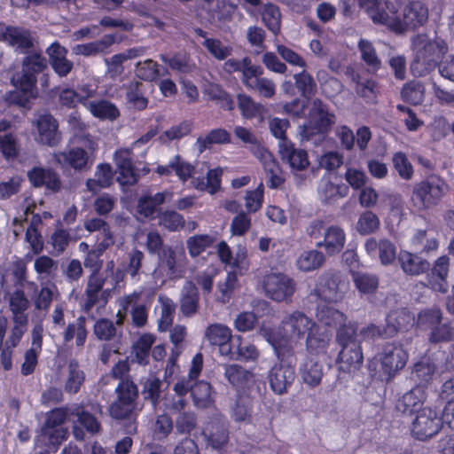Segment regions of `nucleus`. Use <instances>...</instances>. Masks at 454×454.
Returning <instances> with one entry per match:
<instances>
[{
  "label": "nucleus",
  "mask_w": 454,
  "mask_h": 454,
  "mask_svg": "<svg viewBox=\"0 0 454 454\" xmlns=\"http://www.w3.org/2000/svg\"><path fill=\"white\" fill-rule=\"evenodd\" d=\"M262 331L278 358L269 370L267 380L273 393L280 395L287 393L295 379V353L290 340L276 329L264 328Z\"/></svg>",
  "instance_id": "1"
},
{
  "label": "nucleus",
  "mask_w": 454,
  "mask_h": 454,
  "mask_svg": "<svg viewBox=\"0 0 454 454\" xmlns=\"http://www.w3.org/2000/svg\"><path fill=\"white\" fill-rule=\"evenodd\" d=\"M408 359L409 354L401 342H386L369 359L367 369L372 378L389 382L405 367Z\"/></svg>",
  "instance_id": "2"
},
{
  "label": "nucleus",
  "mask_w": 454,
  "mask_h": 454,
  "mask_svg": "<svg viewBox=\"0 0 454 454\" xmlns=\"http://www.w3.org/2000/svg\"><path fill=\"white\" fill-rule=\"evenodd\" d=\"M418 48L410 64L413 76L423 77L429 74L438 67L439 60L448 52V44L442 39L428 40L418 37Z\"/></svg>",
  "instance_id": "3"
},
{
  "label": "nucleus",
  "mask_w": 454,
  "mask_h": 454,
  "mask_svg": "<svg viewBox=\"0 0 454 454\" xmlns=\"http://www.w3.org/2000/svg\"><path fill=\"white\" fill-rule=\"evenodd\" d=\"M447 191V184L438 176H429L412 185L411 204L418 211H427L438 206Z\"/></svg>",
  "instance_id": "4"
},
{
  "label": "nucleus",
  "mask_w": 454,
  "mask_h": 454,
  "mask_svg": "<svg viewBox=\"0 0 454 454\" xmlns=\"http://www.w3.org/2000/svg\"><path fill=\"white\" fill-rule=\"evenodd\" d=\"M319 321L328 326H339L336 330V341L344 348L349 345L360 344L358 340V323L356 321H348L344 313L329 306H324L317 312Z\"/></svg>",
  "instance_id": "5"
},
{
  "label": "nucleus",
  "mask_w": 454,
  "mask_h": 454,
  "mask_svg": "<svg viewBox=\"0 0 454 454\" xmlns=\"http://www.w3.org/2000/svg\"><path fill=\"white\" fill-rule=\"evenodd\" d=\"M265 295L276 302L290 303L297 289L296 281L283 272H270L262 282Z\"/></svg>",
  "instance_id": "6"
},
{
  "label": "nucleus",
  "mask_w": 454,
  "mask_h": 454,
  "mask_svg": "<svg viewBox=\"0 0 454 454\" xmlns=\"http://www.w3.org/2000/svg\"><path fill=\"white\" fill-rule=\"evenodd\" d=\"M138 388L132 380L119 381L116 388V399L109 406V413L115 419L129 418L137 409Z\"/></svg>",
  "instance_id": "7"
},
{
  "label": "nucleus",
  "mask_w": 454,
  "mask_h": 454,
  "mask_svg": "<svg viewBox=\"0 0 454 454\" xmlns=\"http://www.w3.org/2000/svg\"><path fill=\"white\" fill-rule=\"evenodd\" d=\"M359 4L366 10L374 24L385 26L390 31L403 29L393 3L387 0H359Z\"/></svg>",
  "instance_id": "8"
},
{
  "label": "nucleus",
  "mask_w": 454,
  "mask_h": 454,
  "mask_svg": "<svg viewBox=\"0 0 454 454\" xmlns=\"http://www.w3.org/2000/svg\"><path fill=\"white\" fill-rule=\"evenodd\" d=\"M349 287V282L340 271L331 270L323 273L317 279L315 294L321 300L331 302L340 301Z\"/></svg>",
  "instance_id": "9"
},
{
  "label": "nucleus",
  "mask_w": 454,
  "mask_h": 454,
  "mask_svg": "<svg viewBox=\"0 0 454 454\" xmlns=\"http://www.w3.org/2000/svg\"><path fill=\"white\" fill-rule=\"evenodd\" d=\"M335 121V114L329 112L321 99L316 98L309 110L308 121L303 125L302 134L308 139L316 135H327Z\"/></svg>",
  "instance_id": "10"
},
{
  "label": "nucleus",
  "mask_w": 454,
  "mask_h": 454,
  "mask_svg": "<svg viewBox=\"0 0 454 454\" xmlns=\"http://www.w3.org/2000/svg\"><path fill=\"white\" fill-rule=\"evenodd\" d=\"M442 427L437 411L425 406L415 414L411 425V434L419 441H427L436 435Z\"/></svg>",
  "instance_id": "11"
},
{
  "label": "nucleus",
  "mask_w": 454,
  "mask_h": 454,
  "mask_svg": "<svg viewBox=\"0 0 454 454\" xmlns=\"http://www.w3.org/2000/svg\"><path fill=\"white\" fill-rule=\"evenodd\" d=\"M262 74L263 68L261 66L246 67L241 82L249 90L265 98H272L276 94V85L270 79L262 77Z\"/></svg>",
  "instance_id": "12"
},
{
  "label": "nucleus",
  "mask_w": 454,
  "mask_h": 454,
  "mask_svg": "<svg viewBox=\"0 0 454 454\" xmlns=\"http://www.w3.org/2000/svg\"><path fill=\"white\" fill-rule=\"evenodd\" d=\"M427 397V394L424 387L415 386L396 400L395 409L397 415L404 417L415 415L418 411L423 408L422 405L426 402Z\"/></svg>",
  "instance_id": "13"
},
{
  "label": "nucleus",
  "mask_w": 454,
  "mask_h": 454,
  "mask_svg": "<svg viewBox=\"0 0 454 454\" xmlns=\"http://www.w3.org/2000/svg\"><path fill=\"white\" fill-rule=\"evenodd\" d=\"M450 258L448 255L438 257L427 273L428 286L434 292L446 294L449 290L448 276Z\"/></svg>",
  "instance_id": "14"
},
{
  "label": "nucleus",
  "mask_w": 454,
  "mask_h": 454,
  "mask_svg": "<svg viewBox=\"0 0 454 454\" xmlns=\"http://www.w3.org/2000/svg\"><path fill=\"white\" fill-rule=\"evenodd\" d=\"M114 160L117 168V182L124 186L136 184L139 179V174L134 166L131 153L129 150H118L114 153Z\"/></svg>",
  "instance_id": "15"
},
{
  "label": "nucleus",
  "mask_w": 454,
  "mask_h": 454,
  "mask_svg": "<svg viewBox=\"0 0 454 454\" xmlns=\"http://www.w3.org/2000/svg\"><path fill=\"white\" fill-rule=\"evenodd\" d=\"M283 327L289 333L290 338L303 339L313 330L316 322L303 312L294 310L282 319Z\"/></svg>",
  "instance_id": "16"
},
{
  "label": "nucleus",
  "mask_w": 454,
  "mask_h": 454,
  "mask_svg": "<svg viewBox=\"0 0 454 454\" xmlns=\"http://www.w3.org/2000/svg\"><path fill=\"white\" fill-rule=\"evenodd\" d=\"M346 244V232L340 226L332 224L325 229L323 239L316 244L317 247L323 248L325 254L333 256L340 254Z\"/></svg>",
  "instance_id": "17"
},
{
  "label": "nucleus",
  "mask_w": 454,
  "mask_h": 454,
  "mask_svg": "<svg viewBox=\"0 0 454 454\" xmlns=\"http://www.w3.org/2000/svg\"><path fill=\"white\" fill-rule=\"evenodd\" d=\"M37 140L49 146L57 145L60 140L59 122L51 114H40L36 120Z\"/></svg>",
  "instance_id": "18"
},
{
  "label": "nucleus",
  "mask_w": 454,
  "mask_h": 454,
  "mask_svg": "<svg viewBox=\"0 0 454 454\" xmlns=\"http://www.w3.org/2000/svg\"><path fill=\"white\" fill-rule=\"evenodd\" d=\"M206 338L212 346H217L219 353L227 356L231 353V347L235 342L236 337H232L229 327L221 325H210L206 330Z\"/></svg>",
  "instance_id": "19"
},
{
  "label": "nucleus",
  "mask_w": 454,
  "mask_h": 454,
  "mask_svg": "<svg viewBox=\"0 0 454 454\" xmlns=\"http://www.w3.org/2000/svg\"><path fill=\"white\" fill-rule=\"evenodd\" d=\"M27 179L35 188L45 187L53 192L61 188V181L58 173L51 168L33 167L27 174Z\"/></svg>",
  "instance_id": "20"
},
{
  "label": "nucleus",
  "mask_w": 454,
  "mask_h": 454,
  "mask_svg": "<svg viewBox=\"0 0 454 454\" xmlns=\"http://www.w3.org/2000/svg\"><path fill=\"white\" fill-rule=\"evenodd\" d=\"M428 19L427 7L420 1L410 2L403 9V19L399 16V20L403 26L402 31H393L395 34H402L407 27L417 28L424 25Z\"/></svg>",
  "instance_id": "21"
},
{
  "label": "nucleus",
  "mask_w": 454,
  "mask_h": 454,
  "mask_svg": "<svg viewBox=\"0 0 454 454\" xmlns=\"http://www.w3.org/2000/svg\"><path fill=\"white\" fill-rule=\"evenodd\" d=\"M106 281V278L100 272H90L87 279L84 291V298L82 303V309L84 313H90L98 303L100 292Z\"/></svg>",
  "instance_id": "22"
},
{
  "label": "nucleus",
  "mask_w": 454,
  "mask_h": 454,
  "mask_svg": "<svg viewBox=\"0 0 454 454\" xmlns=\"http://www.w3.org/2000/svg\"><path fill=\"white\" fill-rule=\"evenodd\" d=\"M336 362L339 364L340 370L344 372L358 371L364 363L361 343L341 348Z\"/></svg>",
  "instance_id": "23"
},
{
  "label": "nucleus",
  "mask_w": 454,
  "mask_h": 454,
  "mask_svg": "<svg viewBox=\"0 0 454 454\" xmlns=\"http://www.w3.org/2000/svg\"><path fill=\"white\" fill-rule=\"evenodd\" d=\"M364 248L371 256L378 253L380 262L383 265H390L396 259V247L387 239H380L378 241L375 238H370L365 241Z\"/></svg>",
  "instance_id": "24"
},
{
  "label": "nucleus",
  "mask_w": 454,
  "mask_h": 454,
  "mask_svg": "<svg viewBox=\"0 0 454 454\" xmlns=\"http://www.w3.org/2000/svg\"><path fill=\"white\" fill-rule=\"evenodd\" d=\"M278 152L282 160L287 163L292 169L304 170L309 165L307 151L296 148L292 142H284Z\"/></svg>",
  "instance_id": "25"
},
{
  "label": "nucleus",
  "mask_w": 454,
  "mask_h": 454,
  "mask_svg": "<svg viewBox=\"0 0 454 454\" xmlns=\"http://www.w3.org/2000/svg\"><path fill=\"white\" fill-rule=\"evenodd\" d=\"M397 260L402 270L407 276L416 277L429 270L430 262L411 252L401 251Z\"/></svg>",
  "instance_id": "26"
},
{
  "label": "nucleus",
  "mask_w": 454,
  "mask_h": 454,
  "mask_svg": "<svg viewBox=\"0 0 454 454\" xmlns=\"http://www.w3.org/2000/svg\"><path fill=\"white\" fill-rule=\"evenodd\" d=\"M155 340L156 336L153 333L141 334L132 345V361L144 366L149 364L151 350Z\"/></svg>",
  "instance_id": "27"
},
{
  "label": "nucleus",
  "mask_w": 454,
  "mask_h": 454,
  "mask_svg": "<svg viewBox=\"0 0 454 454\" xmlns=\"http://www.w3.org/2000/svg\"><path fill=\"white\" fill-rule=\"evenodd\" d=\"M27 286L33 288L36 294L33 297L34 305L35 309L48 311L54 300L55 294H58V289L55 284H41V288L38 290V286L34 281L27 282Z\"/></svg>",
  "instance_id": "28"
},
{
  "label": "nucleus",
  "mask_w": 454,
  "mask_h": 454,
  "mask_svg": "<svg viewBox=\"0 0 454 454\" xmlns=\"http://www.w3.org/2000/svg\"><path fill=\"white\" fill-rule=\"evenodd\" d=\"M200 294L197 286L192 282H187L180 297V311L183 316L191 317L199 309Z\"/></svg>",
  "instance_id": "29"
},
{
  "label": "nucleus",
  "mask_w": 454,
  "mask_h": 454,
  "mask_svg": "<svg viewBox=\"0 0 454 454\" xmlns=\"http://www.w3.org/2000/svg\"><path fill=\"white\" fill-rule=\"evenodd\" d=\"M9 307L14 323L24 324L28 321L26 311L29 308V300L22 288H17L10 294Z\"/></svg>",
  "instance_id": "30"
},
{
  "label": "nucleus",
  "mask_w": 454,
  "mask_h": 454,
  "mask_svg": "<svg viewBox=\"0 0 454 454\" xmlns=\"http://www.w3.org/2000/svg\"><path fill=\"white\" fill-rule=\"evenodd\" d=\"M145 94V88L142 82L134 80L125 86L127 104L135 110L143 111L147 108L149 100Z\"/></svg>",
  "instance_id": "31"
},
{
  "label": "nucleus",
  "mask_w": 454,
  "mask_h": 454,
  "mask_svg": "<svg viewBox=\"0 0 454 454\" xmlns=\"http://www.w3.org/2000/svg\"><path fill=\"white\" fill-rule=\"evenodd\" d=\"M224 376L234 388L240 391L249 387L254 373L241 365L228 364L224 369Z\"/></svg>",
  "instance_id": "32"
},
{
  "label": "nucleus",
  "mask_w": 454,
  "mask_h": 454,
  "mask_svg": "<svg viewBox=\"0 0 454 454\" xmlns=\"http://www.w3.org/2000/svg\"><path fill=\"white\" fill-rule=\"evenodd\" d=\"M3 42L9 45L26 51L33 47V40L28 29L9 25Z\"/></svg>",
  "instance_id": "33"
},
{
  "label": "nucleus",
  "mask_w": 454,
  "mask_h": 454,
  "mask_svg": "<svg viewBox=\"0 0 454 454\" xmlns=\"http://www.w3.org/2000/svg\"><path fill=\"white\" fill-rule=\"evenodd\" d=\"M172 193L164 191L157 192L154 195H143L137 201V212L140 215L149 218L153 217L157 211V207L165 202L167 196H171Z\"/></svg>",
  "instance_id": "34"
},
{
  "label": "nucleus",
  "mask_w": 454,
  "mask_h": 454,
  "mask_svg": "<svg viewBox=\"0 0 454 454\" xmlns=\"http://www.w3.org/2000/svg\"><path fill=\"white\" fill-rule=\"evenodd\" d=\"M163 382L154 375H149L142 382L141 395L145 402H149L156 410L160 402Z\"/></svg>",
  "instance_id": "35"
},
{
  "label": "nucleus",
  "mask_w": 454,
  "mask_h": 454,
  "mask_svg": "<svg viewBox=\"0 0 454 454\" xmlns=\"http://www.w3.org/2000/svg\"><path fill=\"white\" fill-rule=\"evenodd\" d=\"M88 336L86 328V317L80 316L74 323H69L63 333L65 343L72 341L75 338L76 347H83Z\"/></svg>",
  "instance_id": "36"
},
{
  "label": "nucleus",
  "mask_w": 454,
  "mask_h": 454,
  "mask_svg": "<svg viewBox=\"0 0 454 454\" xmlns=\"http://www.w3.org/2000/svg\"><path fill=\"white\" fill-rule=\"evenodd\" d=\"M330 336L327 333L322 332L319 325L316 324L313 330L306 336V349L309 354L325 353L329 346Z\"/></svg>",
  "instance_id": "37"
},
{
  "label": "nucleus",
  "mask_w": 454,
  "mask_h": 454,
  "mask_svg": "<svg viewBox=\"0 0 454 454\" xmlns=\"http://www.w3.org/2000/svg\"><path fill=\"white\" fill-rule=\"evenodd\" d=\"M85 106L94 117L100 120L114 121L120 116L118 107L114 103L106 99L98 101L87 100V106Z\"/></svg>",
  "instance_id": "38"
},
{
  "label": "nucleus",
  "mask_w": 454,
  "mask_h": 454,
  "mask_svg": "<svg viewBox=\"0 0 454 454\" xmlns=\"http://www.w3.org/2000/svg\"><path fill=\"white\" fill-rule=\"evenodd\" d=\"M116 41L114 34L105 35L100 40L78 44L76 53L85 57L95 56L106 52Z\"/></svg>",
  "instance_id": "39"
},
{
  "label": "nucleus",
  "mask_w": 454,
  "mask_h": 454,
  "mask_svg": "<svg viewBox=\"0 0 454 454\" xmlns=\"http://www.w3.org/2000/svg\"><path fill=\"white\" fill-rule=\"evenodd\" d=\"M411 316L404 310L390 312L386 318L385 332L388 337L395 335L398 332L407 331L411 323Z\"/></svg>",
  "instance_id": "40"
},
{
  "label": "nucleus",
  "mask_w": 454,
  "mask_h": 454,
  "mask_svg": "<svg viewBox=\"0 0 454 454\" xmlns=\"http://www.w3.org/2000/svg\"><path fill=\"white\" fill-rule=\"evenodd\" d=\"M68 374L64 385V389L67 394H77L85 381V373L80 368L76 359H71L68 363Z\"/></svg>",
  "instance_id": "41"
},
{
  "label": "nucleus",
  "mask_w": 454,
  "mask_h": 454,
  "mask_svg": "<svg viewBox=\"0 0 454 454\" xmlns=\"http://www.w3.org/2000/svg\"><path fill=\"white\" fill-rule=\"evenodd\" d=\"M168 74H169L168 70L153 59L140 62L137 67V75L139 79L146 82H156L160 77Z\"/></svg>",
  "instance_id": "42"
},
{
  "label": "nucleus",
  "mask_w": 454,
  "mask_h": 454,
  "mask_svg": "<svg viewBox=\"0 0 454 454\" xmlns=\"http://www.w3.org/2000/svg\"><path fill=\"white\" fill-rule=\"evenodd\" d=\"M191 395L194 405L198 408H207L214 403L212 387L205 380L193 381Z\"/></svg>",
  "instance_id": "43"
},
{
  "label": "nucleus",
  "mask_w": 454,
  "mask_h": 454,
  "mask_svg": "<svg viewBox=\"0 0 454 454\" xmlns=\"http://www.w3.org/2000/svg\"><path fill=\"white\" fill-rule=\"evenodd\" d=\"M357 48L361 59L364 62L368 70L373 74L377 73L381 68V60L372 42L361 38L358 41Z\"/></svg>",
  "instance_id": "44"
},
{
  "label": "nucleus",
  "mask_w": 454,
  "mask_h": 454,
  "mask_svg": "<svg viewBox=\"0 0 454 454\" xmlns=\"http://www.w3.org/2000/svg\"><path fill=\"white\" fill-rule=\"evenodd\" d=\"M231 142V133L225 129L218 128L210 130L205 137H199L196 144L200 153L205 152L212 145H226Z\"/></svg>",
  "instance_id": "45"
},
{
  "label": "nucleus",
  "mask_w": 454,
  "mask_h": 454,
  "mask_svg": "<svg viewBox=\"0 0 454 454\" xmlns=\"http://www.w3.org/2000/svg\"><path fill=\"white\" fill-rule=\"evenodd\" d=\"M237 100L238 107L244 118H263L266 112L265 107L262 104L254 102L250 96L239 93L237 96Z\"/></svg>",
  "instance_id": "46"
},
{
  "label": "nucleus",
  "mask_w": 454,
  "mask_h": 454,
  "mask_svg": "<svg viewBox=\"0 0 454 454\" xmlns=\"http://www.w3.org/2000/svg\"><path fill=\"white\" fill-rule=\"evenodd\" d=\"M57 160L63 166L74 169H82L87 165L88 153L83 148L75 147L68 152L60 153Z\"/></svg>",
  "instance_id": "47"
},
{
  "label": "nucleus",
  "mask_w": 454,
  "mask_h": 454,
  "mask_svg": "<svg viewBox=\"0 0 454 454\" xmlns=\"http://www.w3.org/2000/svg\"><path fill=\"white\" fill-rule=\"evenodd\" d=\"M205 93L208 99L214 101L221 109L232 111L235 108L233 98L220 84L210 83Z\"/></svg>",
  "instance_id": "48"
},
{
  "label": "nucleus",
  "mask_w": 454,
  "mask_h": 454,
  "mask_svg": "<svg viewBox=\"0 0 454 454\" xmlns=\"http://www.w3.org/2000/svg\"><path fill=\"white\" fill-rule=\"evenodd\" d=\"M434 372L435 366L434 364L419 361L412 367L411 378L416 382V386H421L427 391V387L432 381Z\"/></svg>",
  "instance_id": "49"
},
{
  "label": "nucleus",
  "mask_w": 454,
  "mask_h": 454,
  "mask_svg": "<svg viewBox=\"0 0 454 454\" xmlns=\"http://www.w3.org/2000/svg\"><path fill=\"white\" fill-rule=\"evenodd\" d=\"M160 317L158 320V330L167 332L173 325L176 304L168 296H160Z\"/></svg>",
  "instance_id": "50"
},
{
  "label": "nucleus",
  "mask_w": 454,
  "mask_h": 454,
  "mask_svg": "<svg viewBox=\"0 0 454 454\" xmlns=\"http://www.w3.org/2000/svg\"><path fill=\"white\" fill-rule=\"evenodd\" d=\"M71 240L70 233L67 230L63 228V223L58 220L56 228L50 237L49 243L52 247L51 254L53 255H59L64 253Z\"/></svg>",
  "instance_id": "51"
},
{
  "label": "nucleus",
  "mask_w": 454,
  "mask_h": 454,
  "mask_svg": "<svg viewBox=\"0 0 454 454\" xmlns=\"http://www.w3.org/2000/svg\"><path fill=\"white\" fill-rule=\"evenodd\" d=\"M216 241V237L209 234H197L190 237L186 241V247L191 257L200 255L206 249L212 247Z\"/></svg>",
  "instance_id": "52"
},
{
  "label": "nucleus",
  "mask_w": 454,
  "mask_h": 454,
  "mask_svg": "<svg viewBox=\"0 0 454 454\" xmlns=\"http://www.w3.org/2000/svg\"><path fill=\"white\" fill-rule=\"evenodd\" d=\"M425 87L418 81L406 82L401 90L402 99L410 105L419 106L424 101Z\"/></svg>",
  "instance_id": "53"
},
{
  "label": "nucleus",
  "mask_w": 454,
  "mask_h": 454,
  "mask_svg": "<svg viewBox=\"0 0 454 454\" xmlns=\"http://www.w3.org/2000/svg\"><path fill=\"white\" fill-rule=\"evenodd\" d=\"M325 261V254L317 250L305 251L298 257L296 265L304 272H309L320 268Z\"/></svg>",
  "instance_id": "54"
},
{
  "label": "nucleus",
  "mask_w": 454,
  "mask_h": 454,
  "mask_svg": "<svg viewBox=\"0 0 454 454\" xmlns=\"http://www.w3.org/2000/svg\"><path fill=\"white\" fill-rule=\"evenodd\" d=\"M303 381L310 387L320 384L323 377L322 365L313 358H308L301 368Z\"/></svg>",
  "instance_id": "55"
},
{
  "label": "nucleus",
  "mask_w": 454,
  "mask_h": 454,
  "mask_svg": "<svg viewBox=\"0 0 454 454\" xmlns=\"http://www.w3.org/2000/svg\"><path fill=\"white\" fill-rule=\"evenodd\" d=\"M294 87L300 95L306 100H309L317 91V84L312 75L305 70L295 74Z\"/></svg>",
  "instance_id": "56"
},
{
  "label": "nucleus",
  "mask_w": 454,
  "mask_h": 454,
  "mask_svg": "<svg viewBox=\"0 0 454 454\" xmlns=\"http://www.w3.org/2000/svg\"><path fill=\"white\" fill-rule=\"evenodd\" d=\"M352 280L361 294H373L379 286V279L375 275L351 270Z\"/></svg>",
  "instance_id": "57"
},
{
  "label": "nucleus",
  "mask_w": 454,
  "mask_h": 454,
  "mask_svg": "<svg viewBox=\"0 0 454 454\" xmlns=\"http://www.w3.org/2000/svg\"><path fill=\"white\" fill-rule=\"evenodd\" d=\"M259 352L254 345L249 344L243 346L242 338L236 336L235 342L231 347V353L227 357L232 360L254 361L258 358Z\"/></svg>",
  "instance_id": "58"
},
{
  "label": "nucleus",
  "mask_w": 454,
  "mask_h": 454,
  "mask_svg": "<svg viewBox=\"0 0 454 454\" xmlns=\"http://www.w3.org/2000/svg\"><path fill=\"white\" fill-rule=\"evenodd\" d=\"M262 20L266 27L274 35L280 31L281 14L279 8L271 3L263 5L262 11Z\"/></svg>",
  "instance_id": "59"
},
{
  "label": "nucleus",
  "mask_w": 454,
  "mask_h": 454,
  "mask_svg": "<svg viewBox=\"0 0 454 454\" xmlns=\"http://www.w3.org/2000/svg\"><path fill=\"white\" fill-rule=\"evenodd\" d=\"M356 82V94L364 98L367 102L374 101L377 98L378 83L372 79H361L359 74L353 76Z\"/></svg>",
  "instance_id": "60"
},
{
  "label": "nucleus",
  "mask_w": 454,
  "mask_h": 454,
  "mask_svg": "<svg viewBox=\"0 0 454 454\" xmlns=\"http://www.w3.org/2000/svg\"><path fill=\"white\" fill-rule=\"evenodd\" d=\"M442 313L440 309H427L419 313L417 324L422 331H431L442 322Z\"/></svg>",
  "instance_id": "61"
},
{
  "label": "nucleus",
  "mask_w": 454,
  "mask_h": 454,
  "mask_svg": "<svg viewBox=\"0 0 454 454\" xmlns=\"http://www.w3.org/2000/svg\"><path fill=\"white\" fill-rule=\"evenodd\" d=\"M349 188L345 184H334L327 181L323 185L320 193L322 200L325 203H332L348 195Z\"/></svg>",
  "instance_id": "62"
},
{
  "label": "nucleus",
  "mask_w": 454,
  "mask_h": 454,
  "mask_svg": "<svg viewBox=\"0 0 454 454\" xmlns=\"http://www.w3.org/2000/svg\"><path fill=\"white\" fill-rule=\"evenodd\" d=\"M93 332L99 340L114 341L116 340L117 329L114 322L108 318L98 319L94 324Z\"/></svg>",
  "instance_id": "63"
},
{
  "label": "nucleus",
  "mask_w": 454,
  "mask_h": 454,
  "mask_svg": "<svg viewBox=\"0 0 454 454\" xmlns=\"http://www.w3.org/2000/svg\"><path fill=\"white\" fill-rule=\"evenodd\" d=\"M380 225V219L376 214L367 210L362 213L356 223V230L361 235L374 233Z\"/></svg>",
  "instance_id": "64"
}]
</instances>
